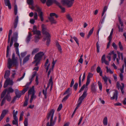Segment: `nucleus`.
<instances>
[{
    "mask_svg": "<svg viewBox=\"0 0 126 126\" xmlns=\"http://www.w3.org/2000/svg\"><path fill=\"white\" fill-rule=\"evenodd\" d=\"M90 79H87V81L86 84V86H87L89 84L90 82Z\"/></svg>",
    "mask_w": 126,
    "mask_h": 126,
    "instance_id": "nucleus-58",
    "label": "nucleus"
},
{
    "mask_svg": "<svg viewBox=\"0 0 126 126\" xmlns=\"http://www.w3.org/2000/svg\"><path fill=\"white\" fill-rule=\"evenodd\" d=\"M44 54L43 52H40L35 55L34 59H36L38 61H40Z\"/></svg>",
    "mask_w": 126,
    "mask_h": 126,
    "instance_id": "nucleus-10",
    "label": "nucleus"
},
{
    "mask_svg": "<svg viewBox=\"0 0 126 126\" xmlns=\"http://www.w3.org/2000/svg\"><path fill=\"white\" fill-rule=\"evenodd\" d=\"M120 84L119 81H117L116 83V87L118 90H119L120 88Z\"/></svg>",
    "mask_w": 126,
    "mask_h": 126,
    "instance_id": "nucleus-60",
    "label": "nucleus"
},
{
    "mask_svg": "<svg viewBox=\"0 0 126 126\" xmlns=\"http://www.w3.org/2000/svg\"><path fill=\"white\" fill-rule=\"evenodd\" d=\"M118 45L120 50L122 51L123 50V48L122 45L121 44L120 42H119L118 43Z\"/></svg>",
    "mask_w": 126,
    "mask_h": 126,
    "instance_id": "nucleus-40",
    "label": "nucleus"
},
{
    "mask_svg": "<svg viewBox=\"0 0 126 126\" xmlns=\"http://www.w3.org/2000/svg\"><path fill=\"white\" fill-rule=\"evenodd\" d=\"M112 46L115 49H117V46L114 43H112Z\"/></svg>",
    "mask_w": 126,
    "mask_h": 126,
    "instance_id": "nucleus-63",
    "label": "nucleus"
},
{
    "mask_svg": "<svg viewBox=\"0 0 126 126\" xmlns=\"http://www.w3.org/2000/svg\"><path fill=\"white\" fill-rule=\"evenodd\" d=\"M106 68H107V72L108 73L109 72L111 74H112L113 73V72H112L110 69V68L109 69L108 68V67L107 66L106 67Z\"/></svg>",
    "mask_w": 126,
    "mask_h": 126,
    "instance_id": "nucleus-51",
    "label": "nucleus"
},
{
    "mask_svg": "<svg viewBox=\"0 0 126 126\" xmlns=\"http://www.w3.org/2000/svg\"><path fill=\"white\" fill-rule=\"evenodd\" d=\"M121 25V26L118 25H117V26L118 27L119 32H123V25H122L121 24H120Z\"/></svg>",
    "mask_w": 126,
    "mask_h": 126,
    "instance_id": "nucleus-24",
    "label": "nucleus"
},
{
    "mask_svg": "<svg viewBox=\"0 0 126 126\" xmlns=\"http://www.w3.org/2000/svg\"><path fill=\"white\" fill-rule=\"evenodd\" d=\"M32 36V34L31 33L29 32V34L28 35L26 39V42L27 43H28L30 41L31 39V37Z\"/></svg>",
    "mask_w": 126,
    "mask_h": 126,
    "instance_id": "nucleus-22",
    "label": "nucleus"
},
{
    "mask_svg": "<svg viewBox=\"0 0 126 126\" xmlns=\"http://www.w3.org/2000/svg\"><path fill=\"white\" fill-rule=\"evenodd\" d=\"M12 29H11L9 30V33H8V37H10L11 36V35L12 33Z\"/></svg>",
    "mask_w": 126,
    "mask_h": 126,
    "instance_id": "nucleus-64",
    "label": "nucleus"
},
{
    "mask_svg": "<svg viewBox=\"0 0 126 126\" xmlns=\"http://www.w3.org/2000/svg\"><path fill=\"white\" fill-rule=\"evenodd\" d=\"M31 8L32 10H34L35 11L38 12V16L40 17L41 21H44V19L43 16V12L42 11L41 9L37 6H36L35 8H34L32 6Z\"/></svg>",
    "mask_w": 126,
    "mask_h": 126,
    "instance_id": "nucleus-3",
    "label": "nucleus"
},
{
    "mask_svg": "<svg viewBox=\"0 0 126 126\" xmlns=\"http://www.w3.org/2000/svg\"><path fill=\"white\" fill-rule=\"evenodd\" d=\"M93 74L91 73H89L87 77V79H90V78L92 77Z\"/></svg>",
    "mask_w": 126,
    "mask_h": 126,
    "instance_id": "nucleus-49",
    "label": "nucleus"
},
{
    "mask_svg": "<svg viewBox=\"0 0 126 126\" xmlns=\"http://www.w3.org/2000/svg\"><path fill=\"white\" fill-rule=\"evenodd\" d=\"M73 38L74 39V40H75V41H76V42L78 46H79V40L77 38L75 37L74 36L73 37Z\"/></svg>",
    "mask_w": 126,
    "mask_h": 126,
    "instance_id": "nucleus-42",
    "label": "nucleus"
},
{
    "mask_svg": "<svg viewBox=\"0 0 126 126\" xmlns=\"http://www.w3.org/2000/svg\"><path fill=\"white\" fill-rule=\"evenodd\" d=\"M15 93L16 95L15 96L16 98H18L20 97L22 94H22V91H19V90L17 89L15 90Z\"/></svg>",
    "mask_w": 126,
    "mask_h": 126,
    "instance_id": "nucleus-12",
    "label": "nucleus"
},
{
    "mask_svg": "<svg viewBox=\"0 0 126 126\" xmlns=\"http://www.w3.org/2000/svg\"><path fill=\"white\" fill-rule=\"evenodd\" d=\"M39 51V48H38L33 49L32 53V55H33L34 54L38 52Z\"/></svg>",
    "mask_w": 126,
    "mask_h": 126,
    "instance_id": "nucleus-31",
    "label": "nucleus"
},
{
    "mask_svg": "<svg viewBox=\"0 0 126 126\" xmlns=\"http://www.w3.org/2000/svg\"><path fill=\"white\" fill-rule=\"evenodd\" d=\"M54 111H55L54 109L51 110H50L49 112L47 114V116L46 118L47 120H48L50 118V124H51L52 121L53 120Z\"/></svg>",
    "mask_w": 126,
    "mask_h": 126,
    "instance_id": "nucleus-7",
    "label": "nucleus"
},
{
    "mask_svg": "<svg viewBox=\"0 0 126 126\" xmlns=\"http://www.w3.org/2000/svg\"><path fill=\"white\" fill-rule=\"evenodd\" d=\"M100 44L98 42H97L96 43V47L97 49V51L98 53L99 52V48Z\"/></svg>",
    "mask_w": 126,
    "mask_h": 126,
    "instance_id": "nucleus-32",
    "label": "nucleus"
},
{
    "mask_svg": "<svg viewBox=\"0 0 126 126\" xmlns=\"http://www.w3.org/2000/svg\"><path fill=\"white\" fill-rule=\"evenodd\" d=\"M53 3H55L63 11H65L64 8L62 6H61L60 3L56 0H47L46 4L47 6L49 7L52 5Z\"/></svg>",
    "mask_w": 126,
    "mask_h": 126,
    "instance_id": "nucleus-5",
    "label": "nucleus"
},
{
    "mask_svg": "<svg viewBox=\"0 0 126 126\" xmlns=\"http://www.w3.org/2000/svg\"><path fill=\"white\" fill-rule=\"evenodd\" d=\"M25 97H26L25 100L23 104V106H26L28 104V98L26 97V96Z\"/></svg>",
    "mask_w": 126,
    "mask_h": 126,
    "instance_id": "nucleus-39",
    "label": "nucleus"
},
{
    "mask_svg": "<svg viewBox=\"0 0 126 126\" xmlns=\"http://www.w3.org/2000/svg\"><path fill=\"white\" fill-rule=\"evenodd\" d=\"M24 124V126H28V119L27 118H25Z\"/></svg>",
    "mask_w": 126,
    "mask_h": 126,
    "instance_id": "nucleus-38",
    "label": "nucleus"
},
{
    "mask_svg": "<svg viewBox=\"0 0 126 126\" xmlns=\"http://www.w3.org/2000/svg\"><path fill=\"white\" fill-rule=\"evenodd\" d=\"M82 75L81 74L79 77V86L80 87L81 85V77Z\"/></svg>",
    "mask_w": 126,
    "mask_h": 126,
    "instance_id": "nucleus-54",
    "label": "nucleus"
},
{
    "mask_svg": "<svg viewBox=\"0 0 126 126\" xmlns=\"http://www.w3.org/2000/svg\"><path fill=\"white\" fill-rule=\"evenodd\" d=\"M31 83H30L29 82H28L26 84V88H24L22 91V94H24L26 91H27L28 88V86Z\"/></svg>",
    "mask_w": 126,
    "mask_h": 126,
    "instance_id": "nucleus-20",
    "label": "nucleus"
},
{
    "mask_svg": "<svg viewBox=\"0 0 126 126\" xmlns=\"http://www.w3.org/2000/svg\"><path fill=\"white\" fill-rule=\"evenodd\" d=\"M102 79L105 83H106L107 81V77L106 76H105V77H103Z\"/></svg>",
    "mask_w": 126,
    "mask_h": 126,
    "instance_id": "nucleus-62",
    "label": "nucleus"
},
{
    "mask_svg": "<svg viewBox=\"0 0 126 126\" xmlns=\"http://www.w3.org/2000/svg\"><path fill=\"white\" fill-rule=\"evenodd\" d=\"M5 4L6 6H8L9 9H11V6L9 0H4Z\"/></svg>",
    "mask_w": 126,
    "mask_h": 126,
    "instance_id": "nucleus-21",
    "label": "nucleus"
},
{
    "mask_svg": "<svg viewBox=\"0 0 126 126\" xmlns=\"http://www.w3.org/2000/svg\"><path fill=\"white\" fill-rule=\"evenodd\" d=\"M66 18L68 19V20L71 22H72L73 21V20L72 18L71 17L70 15L68 14L66 16Z\"/></svg>",
    "mask_w": 126,
    "mask_h": 126,
    "instance_id": "nucleus-36",
    "label": "nucleus"
},
{
    "mask_svg": "<svg viewBox=\"0 0 126 126\" xmlns=\"http://www.w3.org/2000/svg\"><path fill=\"white\" fill-rule=\"evenodd\" d=\"M103 124L104 125L106 126L108 124L107 118V117H105L104 119L103 120Z\"/></svg>",
    "mask_w": 126,
    "mask_h": 126,
    "instance_id": "nucleus-34",
    "label": "nucleus"
},
{
    "mask_svg": "<svg viewBox=\"0 0 126 126\" xmlns=\"http://www.w3.org/2000/svg\"><path fill=\"white\" fill-rule=\"evenodd\" d=\"M105 60V54L103 55L101 58V62L102 63H104V62L106 61Z\"/></svg>",
    "mask_w": 126,
    "mask_h": 126,
    "instance_id": "nucleus-45",
    "label": "nucleus"
},
{
    "mask_svg": "<svg viewBox=\"0 0 126 126\" xmlns=\"http://www.w3.org/2000/svg\"><path fill=\"white\" fill-rule=\"evenodd\" d=\"M30 56V55H28L24 59L23 61V64H25L29 60Z\"/></svg>",
    "mask_w": 126,
    "mask_h": 126,
    "instance_id": "nucleus-23",
    "label": "nucleus"
},
{
    "mask_svg": "<svg viewBox=\"0 0 126 126\" xmlns=\"http://www.w3.org/2000/svg\"><path fill=\"white\" fill-rule=\"evenodd\" d=\"M91 89L93 93H94L96 92L95 85L94 83H92L91 85Z\"/></svg>",
    "mask_w": 126,
    "mask_h": 126,
    "instance_id": "nucleus-17",
    "label": "nucleus"
},
{
    "mask_svg": "<svg viewBox=\"0 0 126 126\" xmlns=\"http://www.w3.org/2000/svg\"><path fill=\"white\" fill-rule=\"evenodd\" d=\"M7 91V89H4L1 95V98H2L4 97L6 94Z\"/></svg>",
    "mask_w": 126,
    "mask_h": 126,
    "instance_id": "nucleus-29",
    "label": "nucleus"
},
{
    "mask_svg": "<svg viewBox=\"0 0 126 126\" xmlns=\"http://www.w3.org/2000/svg\"><path fill=\"white\" fill-rule=\"evenodd\" d=\"M57 118V117L56 116L54 117V120L53 121V120L52 121L51 124H49V122L48 121L47 123L46 126H53L56 122Z\"/></svg>",
    "mask_w": 126,
    "mask_h": 126,
    "instance_id": "nucleus-15",
    "label": "nucleus"
},
{
    "mask_svg": "<svg viewBox=\"0 0 126 126\" xmlns=\"http://www.w3.org/2000/svg\"><path fill=\"white\" fill-rule=\"evenodd\" d=\"M9 45H8L7 47V51H6V57H8L9 55Z\"/></svg>",
    "mask_w": 126,
    "mask_h": 126,
    "instance_id": "nucleus-50",
    "label": "nucleus"
},
{
    "mask_svg": "<svg viewBox=\"0 0 126 126\" xmlns=\"http://www.w3.org/2000/svg\"><path fill=\"white\" fill-rule=\"evenodd\" d=\"M101 68L99 66H98L96 69V71L98 73H99L100 72H101Z\"/></svg>",
    "mask_w": 126,
    "mask_h": 126,
    "instance_id": "nucleus-59",
    "label": "nucleus"
},
{
    "mask_svg": "<svg viewBox=\"0 0 126 126\" xmlns=\"http://www.w3.org/2000/svg\"><path fill=\"white\" fill-rule=\"evenodd\" d=\"M94 30V27H93V28L91 29L90 31L89 32V33L88 35L87 36V38H88L89 37H90V35L92 34V33Z\"/></svg>",
    "mask_w": 126,
    "mask_h": 126,
    "instance_id": "nucleus-30",
    "label": "nucleus"
},
{
    "mask_svg": "<svg viewBox=\"0 0 126 126\" xmlns=\"http://www.w3.org/2000/svg\"><path fill=\"white\" fill-rule=\"evenodd\" d=\"M38 14L37 12H34L33 16L34 19L35 20H37L38 19Z\"/></svg>",
    "mask_w": 126,
    "mask_h": 126,
    "instance_id": "nucleus-43",
    "label": "nucleus"
},
{
    "mask_svg": "<svg viewBox=\"0 0 126 126\" xmlns=\"http://www.w3.org/2000/svg\"><path fill=\"white\" fill-rule=\"evenodd\" d=\"M8 92L7 94H9L10 93H12L14 92V90L12 88V87H10L8 88L7 90Z\"/></svg>",
    "mask_w": 126,
    "mask_h": 126,
    "instance_id": "nucleus-33",
    "label": "nucleus"
},
{
    "mask_svg": "<svg viewBox=\"0 0 126 126\" xmlns=\"http://www.w3.org/2000/svg\"><path fill=\"white\" fill-rule=\"evenodd\" d=\"M14 120H13L12 121V123L13 125H16L17 123H18V119L17 117H16L15 116H14L13 117Z\"/></svg>",
    "mask_w": 126,
    "mask_h": 126,
    "instance_id": "nucleus-26",
    "label": "nucleus"
},
{
    "mask_svg": "<svg viewBox=\"0 0 126 126\" xmlns=\"http://www.w3.org/2000/svg\"><path fill=\"white\" fill-rule=\"evenodd\" d=\"M70 95L69 94H68L67 95H66L62 100V102H63L66 101V100H67L68 99V97Z\"/></svg>",
    "mask_w": 126,
    "mask_h": 126,
    "instance_id": "nucleus-48",
    "label": "nucleus"
},
{
    "mask_svg": "<svg viewBox=\"0 0 126 126\" xmlns=\"http://www.w3.org/2000/svg\"><path fill=\"white\" fill-rule=\"evenodd\" d=\"M74 0H62L61 2L63 4H66L68 7H70L72 6L73 2Z\"/></svg>",
    "mask_w": 126,
    "mask_h": 126,
    "instance_id": "nucleus-9",
    "label": "nucleus"
},
{
    "mask_svg": "<svg viewBox=\"0 0 126 126\" xmlns=\"http://www.w3.org/2000/svg\"><path fill=\"white\" fill-rule=\"evenodd\" d=\"M4 98H5V99H6L8 101H10L11 99V97L9 94H7L4 97Z\"/></svg>",
    "mask_w": 126,
    "mask_h": 126,
    "instance_id": "nucleus-28",
    "label": "nucleus"
},
{
    "mask_svg": "<svg viewBox=\"0 0 126 126\" xmlns=\"http://www.w3.org/2000/svg\"><path fill=\"white\" fill-rule=\"evenodd\" d=\"M27 53L26 52H22L21 53L20 55L22 57H24L26 54Z\"/></svg>",
    "mask_w": 126,
    "mask_h": 126,
    "instance_id": "nucleus-61",
    "label": "nucleus"
},
{
    "mask_svg": "<svg viewBox=\"0 0 126 126\" xmlns=\"http://www.w3.org/2000/svg\"><path fill=\"white\" fill-rule=\"evenodd\" d=\"M18 16H17L15 19L14 22V27L15 28H16L17 27V24L18 22Z\"/></svg>",
    "mask_w": 126,
    "mask_h": 126,
    "instance_id": "nucleus-19",
    "label": "nucleus"
},
{
    "mask_svg": "<svg viewBox=\"0 0 126 126\" xmlns=\"http://www.w3.org/2000/svg\"><path fill=\"white\" fill-rule=\"evenodd\" d=\"M10 74V71L9 70H7L5 71V73L4 76V78L5 79L8 78Z\"/></svg>",
    "mask_w": 126,
    "mask_h": 126,
    "instance_id": "nucleus-18",
    "label": "nucleus"
},
{
    "mask_svg": "<svg viewBox=\"0 0 126 126\" xmlns=\"http://www.w3.org/2000/svg\"><path fill=\"white\" fill-rule=\"evenodd\" d=\"M62 107L63 106L62 104H60V105H59L57 109V111H60L62 108Z\"/></svg>",
    "mask_w": 126,
    "mask_h": 126,
    "instance_id": "nucleus-56",
    "label": "nucleus"
},
{
    "mask_svg": "<svg viewBox=\"0 0 126 126\" xmlns=\"http://www.w3.org/2000/svg\"><path fill=\"white\" fill-rule=\"evenodd\" d=\"M8 112V110H3L0 116V121H1L5 116L6 114Z\"/></svg>",
    "mask_w": 126,
    "mask_h": 126,
    "instance_id": "nucleus-13",
    "label": "nucleus"
},
{
    "mask_svg": "<svg viewBox=\"0 0 126 126\" xmlns=\"http://www.w3.org/2000/svg\"><path fill=\"white\" fill-rule=\"evenodd\" d=\"M118 91L117 90L115 91V92L113 93V97H111V99L112 100L116 98V100L118 97Z\"/></svg>",
    "mask_w": 126,
    "mask_h": 126,
    "instance_id": "nucleus-16",
    "label": "nucleus"
},
{
    "mask_svg": "<svg viewBox=\"0 0 126 126\" xmlns=\"http://www.w3.org/2000/svg\"><path fill=\"white\" fill-rule=\"evenodd\" d=\"M13 83L12 80H11L10 78L7 79L4 82L3 87L5 88L7 87L8 85H12Z\"/></svg>",
    "mask_w": 126,
    "mask_h": 126,
    "instance_id": "nucleus-8",
    "label": "nucleus"
},
{
    "mask_svg": "<svg viewBox=\"0 0 126 126\" xmlns=\"http://www.w3.org/2000/svg\"><path fill=\"white\" fill-rule=\"evenodd\" d=\"M42 32L43 35H45L46 37L44 38L43 41L45 42L47 40L46 45L48 46L50 41V35L49 33V31L47 28L46 25L44 24L42 25Z\"/></svg>",
    "mask_w": 126,
    "mask_h": 126,
    "instance_id": "nucleus-1",
    "label": "nucleus"
},
{
    "mask_svg": "<svg viewBox=\"0 0 126 126\" xmlns=\"http://www.w3.org/2000/svg\"><path fill=\"white\" fill-rule=\"evenodd\" d=\"M107 7L106 6H105L104 7V8L103 9V11L102 13V16H103L106 11L107 10Z\"/></svg>",
    "mask_w": 126,
    "mask_h": 126,
    "instance_id": "nucleus-46",
    "label": "nucleus"
},
{
    "mask_svg": "<svg viewBox=\"0 0 126 126\" xmlns=\"http://www.w3.org/2000/svg\"><path fill=\"white\" fill-rule=\"evenodd\" d=\"M14 47L15 48V50L16 53L17 55L20 58V56L19 52L18 47L19 44L16 42H15L14 45Z\"/></svg>",
    "mask_w": 126,
    "mask_h": 126,
    "instance_id": "nucleus-11",
    "label": "nucleus"
},
{
    "mask_svg": "<svg viewBox=\"0 0 126 126\" xmlns=\"http://www.w3.org/2000/svg\"><path fill=\"white\" fill-rule=\"evenodd\" d=\"M71 90V89H70V88H68L66 91L63 94L65 95L66 94L70 92V91Z\"/></svg>",
    "mask_w": 126,
    "mask_h": 126,
    "instance_id": "nucleus-52",
    "label": "nucleus"
},
{
    "mask_svg": "<svg viewBox=\"0 0 126 126\" xmlns=\"http://www.w3.org/2000/svg\"><path fill=\"white\" fill-rule=\"evenodd\" d=\"M5 100L6 99H5V98H4V97L3 98L1 102V103L0 104V106H2L4 104V103L5 102Z\"/></svg>",
    "mask_w": 126,
    "mask_h": 126,
    "instance_id": "nucleus-53",
    "label": "nucleus"
},
{
    "mask_svg": "<svg viewBox=\"0 0 126 126\" xmlns=\"http://www.w3.org/2000/svg\"><path fill=\"white\" fill-rule=\"evenodd\" d=\"M18 33L16 32L13 33V36L11 38H12L14 41L16 42L17 41L18 38Z\"/></svg>",
    "mask_w": 126,
    "mask_h": 126,
    "instance_id": "nucleus-14",
    "label": "nucleus"
},
{
    "mask_svg": "<svg viewBox=\"0 0 126 126\" xmlns=\"http://www.w3.org/2000/svg\"><path fill=\"white\" fill-rule=\"evenodd\" d=\"M50 17H48V19L51 22V24H56L57 23V21L54 20L53 17L54 16H55V17L57 18L58 17V15L55 13H51L50 14Z\"/></svg>",
    "mask_w": 126,
    "mask_h": 126,
    "instance_id": "nucleus-6",
    "label": "nucleus"
},
{
    "mask_svg": "<svg viewBox=\"0 0 126 126\" xmlns=\"http://www.w3.org/2000/svg\"><path fill=\"white\" fill-rule=\"evenodd\" d=\"M98 84L100 90L101 91L102 88V86L101 83L100 81H98Z\"/></svg>",
    "mask_w": 126,
    "mask_h": 126,
    "instance_id": "nucleus-41",
    "label": "nucleus"
},
{
    "mask_svg": "<svg viewBox=\"0 0 126 126\" xmlns=\"http://www.w3.org/2000/svg\"><path fill=\"white\" fill-rule=\"evenodd\" d=\"M121 84L122 85V86H120V89L122 93L123 94L124 93L123 89L124 88L125 85L123 83H122Z\"/></svg>",
    "mask_w": 126,
    "mask_h": 126,
    "instance_id": "nucleus-35",
    "label": "nucleus"
},
{
    "mask_svg": "<svg viewBox=\"0 0 126 126\" xmlns=\"http://www.w3.org/2000/svg\"><path fill=\"white\" fill-rule=\"evenodd\" d=\"M56 46L58 49L60 51V53H62V49L61 48V46L59 44L58 42H57L56 43Z\"/></svg>",
    "mask_w": 126,
    "mask_h": 126,
    "instance_id": "nucleus-27",
    "label": "nucleus"
},
{
    "mask_svg": "<svg viewBox=\"0 0 126 126\" xmlns=\"http://www.w3.org/2000/svg\"><path fill=\"white\" fill-rule=\"evenodd\" d=\"M28 4L30 5H32L33 4V0H27V1Z\"/></svg>",
    "mask_w": 126,
    "mask_h": 126,
    "instance_id": "nucleus-55",
    "label": "nucleus"
},
{
    "mask_svg": "<svg viewBox=\"0 0 126 126\" xmlns=\"http://www.w3.org/2000/svg\"><path fill=\"white\" fill-rule=\"evenodd\" d=\"M42 92L43 94L45 96V98H47V92L46 91H45L44 90H43Z\"/></svg>",
    "mask_w": 126,
    "mask_h": 126,
    "instance_id": "nucleus-57",
    "label": "nucleus"
},
{
    "mask_svg": "<svg viewBox=\"0 0 126 126\" xmlns=\"http://www.w3.org/2000/svg\"><path fill=\"white\" fill-rule=\"evenodd\" d=\"M34 34L36 35H41V32L39 30H37L33 32Z\"/></svg>",
    "mask_w": 126,
    "mask_h": 126,
    "instance_id": "nucleus-44",
    "label": "nucleus"
},
{
    "mask_svg": "<svg viewBox=\"0 0 126 126\" xmlns=\"http://www.w3.org/2000/svg\"><path fill=\"white\" fill-rule=\"evenodd\" d=\"M34 86H33L32 88L29 90L28 91L29 95H30L34 93Z\"/></svg>",
    "mask_w": 126,
    "mask_h": 126,
    "instance_id": "nucleus-25",
    "label": "nucleus"
},
{
    "mask_svg": "<svg viewBox=\"0 0 126 126\" xmlns=\"http://www.w3.org/2000/svg\"><path fill=\"white\" fill-rule=\"evenodd\" d=\"M86 92H87L86 91H84L83 92L82 95L78 99V103L77 104L76 107V108L72 114V116H71L72 117H73L77 110L80 106V105L82 103L83 100L86 96L87 95V94L86 93Z\"/></svg>",
    "mask_w": 126,
    "mask_h": 126,
    "instance_id": "nucleus-2",
    "label": "nucleus"
},
{
    "mask_svg": "<svg viewBox=\"0 0 126 126\" xmlns=\"http://www.w3.org/2000/svg\"><path fill=\"white\" fill-rule=\"evenodd\" d=\"M15 54L14 53L13 54L12 57V60L10 58H9L8 61V66H7L8 68L10 69L13 64L16 65L17 63V61L15 58Z\"/></svg>",
    "mask_w": 126,
    "mask_h": 126,
    "instance_id": "nucleus-4",
    "label": "nucleus"
},
{
    "mask_svg": "<svg viewBox=\"0 0 126 126\" xmlns=\"http://www.w3.org/2000/svg\"><path fill=\"white\" fill-rule=\"evenodd\" d=\"M14 11L15 14L16 15L17 12V8L16 5L14 7Z\"/></svg>",
    "mask_w": 126,
    "mask_h": 126,
    "instance_id": "nucleus-37",
    "label": "nucleus"
},
{
    "mask_svg": "<svg viewBox=\"0 0 126 126\" xmlns=\"http://www.w3.org/2000/svg\"><path fill=\"white\" fill-rule=\"evenodd\" d=\"M78 85V83L77 82L74 85L73 88L75 91L77 90Z\"/></svg>",
    "mask_w": 126,
    "mask_h": 126,
    "instance_id": "nucleus-47",
    "label": "nucleus"
}]
</instances>
